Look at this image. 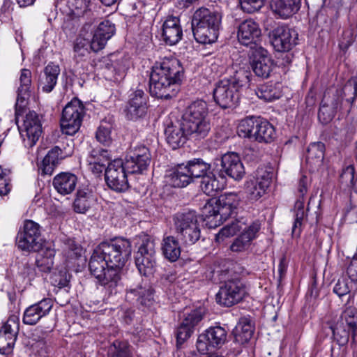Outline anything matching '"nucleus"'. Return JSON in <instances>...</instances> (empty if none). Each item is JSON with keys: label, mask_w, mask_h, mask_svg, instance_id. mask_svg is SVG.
<instances>
[{"label": "nucleus", "mask_w": 357, "mask_h": 357, "mask_svg": "<svg viewBox=\"0 0 357 357\" xmlns=\"http://www.w3.org/2000/svg\"><path fill=\"white\" fill-rule=\"evenodd\" d=\"M184 69L178 59L165 57L152 67L149 79L151 96L169 100L175 97L180 90Z\"/></svg>", "instance_id": "obj_1"}, {"label": "nucleus", "mask_w": 357, "mask_h": 357, "mask_svg": "<svg viewBox=\"0 0 357 357\" xmlns=\"http://www.w3.org/2000/svg\"><path fill=\"white\" fill-rule=\"evenodd\" d=\"M250 82V73L244 69L233 72L215 84L213 94L215 102L222 108L236 107L240 100L241 90Z\"/></svg>", "instance_id": "obj_2"}, {"label": "nucleus", "mask_w": 357, "mask_h": 357, "mask_svg": "<svg viewBox=\"0 0 357 357\" xmlns=\"http://www.w3.org/2000/svg\"><path fill=\"white\" fill-rule=\"evenodd\" d=\"M115 25L109 20L100 22L97 28L86 23L74 43V51L79 56H84L89 50L97 52L102 50L107 42L114 35Z\"/></svg>", "instance_id": "obj_3"}, {"label": "nucleus", "mask_w": 357, "mask_h": 357, "mask_svg": "<svg viewBox=\"0 0 357 357\" xmlns=\"http://www.w3.org/2000/svg\"><path fill=\"white\" fill-rule=\"evenodd\" d=\"M181 120L185 132L192 140L206 138L211 130L207 104L203 100L195 101L189 105Z\"/></svg>", "instance_id": "obj_4"}, {"label": "nucleus", "mask_w": 357, "mask_h": 357, "mask_svg": "<svg viewBox=\"0 0 357 357\" xmlns=\"http://www.w3.org/2000/svg\"><path fill=\"white\" fill-rule=\"evenodd\" d=\"M237 133L241 137L260 143H270L275 137L273 126L260 116H248L242 119L237 127Z\"/></svg>", "instance_id": "obj_5"}, {"label": "nucleus", "mask_w": 357, "mask_h": 357, "mask_svg": "<svg viewBox=\"0 0 357 357\" xmlns=\"http://www.w3.org/2000/svg\"><path fill=\"white\" fill-rule=\"evenodd\" d=\"M177 238L184 245H192L201 238V226L196 213L187 211L176 213L173 217Z\"/></svg>", "instance_id": "obj_6"}, {"label": "nucleus", "mask_w": 357, "mask_h": 357, "mask_svg": "<svg viewBox=\"0 0 357 357\" xmlns=\"http://www.w3.org/2000/svg\"><path fill=\"white\" fill-rule=\"evenodd\" d=\"M97 248L111 267L123 268L132 253L131 242L123 238L102 242Z\"/></svg>", "instance_id": "obj_7"}, {"label": "nucleus", "mask_w": 357, "mask_h": 357, "mask_svg": "<svg viewBox=\"0 0 357 357\" xmlns=\"http://www.w3.org/2000/svg\"><path fill=\"white\" fill-rule=\"evenodd\" d=\"M135 264L142 275L148 277L155 273L157 267V253L153 239L146 237L142 240L135 254Z\"/></svg>", "instance_id": "obj_8"}, {"label": "nucleus", "mask_w": 357, "mask_h": 357, "mask_svg": "<svg viewBox=\"0 0 357 357\" xmlns=\"http://www.w3.org/2000/svg\"><path fill=\"white\" fill-rule=\"evenodd\" d=\"M240 198L235 192H226L218 198L215 202V206L208 203L205 206L208 213L206 216L209 218H220V220H226L230 217H235L237 214Z\"/></svg>", "instance_id": "obj_9"}, {"label": "nucleus", "mask_w": 357, "mask_h": 357, "mask_svg": "<svg viewBox=\"0 0 357 357\" xmlns=\"http://www.w3.org/2000/svg\"><path fill=\"white\" fill-rule=\"evenodd\" d=\"M129 172L126 164L121 159H116L111 162L107 167L105 174V179L107 186L117 192H124L130 188L128 182Z\"/></svg>", "instance_id": "obj_10"}, {"label": "nucleus", "mask_w": 357, "mask_h": 357, "mask_svg": "<svg viewBox=\"0 0 357 357\" xmlns=\"http://www.w3.org/2000/svg\"><path fill=\"white\" fill-rule=\"evenodd\" d=\"M245 295V286L240 280H227L220 286L215 301L220 305L228 307L241 302Z\"/></svg>", "instance_id": "obj_11"}, {"label": "nucleus", "mask_w": 357, "mask_h": 357, "mask_svg": "<svg viewBox=\"0 0 357 357\" xmlns=\"http://www.w3.org/2000/svg\"><path fill=\"white\" fill-rule=\"evenodd\" d=\"M16 244L18 248L22 251H39L42 248L40 225L33 220H26L23 228L17 233Z\"/></svg>", "instance_id": "obj_12"}, {"label": "nucleus", "mask_w": 357, "mask_h": 357, "mask_svg": "<svg viewBox=\"0 0 357 357\" xmlns=\"http://www.w3.org/2000/svg\"><path fill=\"white\" fill-rule=\"evenodd\" d=\"M214 165L215 171L221 180H225V176H228L236 181H239L245 174L239 155L234 152L227 153L220 159H215Z\"/></svg>", "instance_id": "obj_13"}, {"label": "nucleus", "mask_w": 357, "mask_h": 357, "mask_svg": "<svg viewBox=\"0 0 357 357\" xmlns=\"http://www.w3.org/2000/svg\"><path fill=\"white\" fill-rule=\"evenodd\" d=\"M84 107L77 99L68 102L63 108L61 119V128L63 133L73 135L79 129Z\"/></svg>", "instance_id": "obj_14"}, {"label": "nucleus", "mask_w": 357, "mask_h": 357, "mask_svg": "<svg viewBox=\"0 0 357 357\" xmlns=\"http://www.w3.org/2000/svg\"><path fill=\"white\" fill-rule=\"evenodd\" d=\"M269 36L271 44L277 52H289L298 43L297 31L285 25L273 29Z\"/></svg>", "instance_id": "obj_15"}, {"label": "nucleus", "mask_w": 357, "mask_h": 357, "mask_svg": "<svg viewBox=\"0 0 357 357\" xmlns=\"http://www.w3.org/2000/svg\"><path fill=\"white\" fill-rule=\"evenodd\" d=\"M227 332L225 328L211 326L198 336L196 346L201 354H207L210 348L219 349L226 342Z\"/></svg>", "instance_id": "obj_16"}, {"label": "nucleus", "mask_w": 357, "mask_h": 357, "mask_svg": "<svg viewBox=\"0 0 357 357\" xmlns=\"http://www.w3.org/2000/svg\"><path fill=\"white\" fill-rule=\"evenodd\" d=\"M151 153L146 146L138 144L131 146L128 151L124 163L128 172L134 174H142L151 163Z\"/></svg>", "instance_id": "obj_17"}, {"label": "nucleus", "mask_w": 357, "mask_h": 357, "mask_svg": "<svg viewBox=\"0 0 357 357\" xmlns=\"http://www.w3.org/2000/svg\"><path fill=\"white\" fill-rule=\"evenodd\" d=\"M203 319L202 310L196 309L185 312L180 324L175 330L176 347L183 344L193 334L195 327Z\"/></svg>", "instance_id": "obj_18"}, {"label": "nucleus", "mask_w": 357, "mask_h": 357, "mask_svg": "<svg viewBox=\"0 0 357 357\" xmlns=\"http://www.w3.org/2000/svg\"><path fill=\"white\" fill-rule=\"evenodd\" d=\"M261 36V29L259 24L254 20L250 19L242 22L237 31V38L238 42L251 49L255 50L258 46V42Z\"/></svg>", "instance_id": "obj_19"}, {"label": "nucleus", "mask_w": 357, "mask_h": 357, "mask_svg": "<svg viewBox=\"0 0 357 357\" xmlns=\"http://www.w3.org/2000/svg\"><path fill=\"white\" fill-rule=\"evenodd\" d=\"M149 97L143 89H137L129 96V100L126 109L128 119L137 120L143 117L147 110Z\"/></svg>", "instance_id": "obj_20"}, {"label": "nucleus", "mask_w": 357, "mask_h": 357, "mask_svg": "<svg viewBox=\"0 0 357 357\" xmlns=\"http://www.w3.org/2000/svg\"><path fill=\"white\" fill-rule=\"evenodd\" d=\"M21 136L26 141L27 145L33 146L36 144L42 134V125L38 115L35 112H29L26 114L22 126H19Z\"/></svg>", "instance_id": "obj_21"}, {"label": "nucleus", "mask_w": 357, "mask_h": 357, "mask_svg": "<svg viewBox=\"0 0 357 357\" xmlns=\"http://www.w3.org/2000/svg\"><path fill=\"white\" fill-rule=\"evenodd\" d=\"M274 63L266 50L262 47H257L252 54L251 66L257 77L267 78L269 77Z\"/></svg>", "instance_id": "obj_22"}, {"label": "nucleus", "mask_w": 357, "mask_h": 357, "mask_svg": "<svg viewBox=\"0 0 357 357\" xmlns=\"http://www.w3.org/2000/svg\"><path fill=\"white\" fill-rule=\"evenodd\" d=\"M53 307L51 298H43L28 307L24 312L22 321L26 325H35L43 317L47 316Z\"/></svg>", "instance_id": "obj_23"}, {"label": "nucleus", "mask_w": 357, "mask_h": 357, "mask_svg": "<svg viewBox=\"0 0 357 357\" xmlns=\"http://www.w3.org/2000/svg\"><path fill=\"white\" fill-rule=\"evenodd\" d=\"M161 31L162 39L167 45H176L182 39L183 30L177 17L167 16L162 22Z\"/></svg>", "instance_id": "obj_24"}, {"label": "nucleus", "mask_w": 357, "mask_h": 357, "mask_svg": "<svg viewBox=\"0 0 357 357\" xmlns=\"http://www.w3.org/2000/svg\"><path fill=\"white\" fill-rule=\"evenodd\" d=\"M165 135L167 144L172 149L179 148L186 142L188 138L190 139L181 119L170 121L165 130Z\"/></svg>", "instance_id": "obj_25"}, {"label": "nucleus", "mask_w": 357, "mask_h": 357, "mask_svg": "<svg viewBox=\"0 0 357 357\" xmlns=\"http://www.w3.org/2000/svg\"><path fill=\"white\" fill-rule=\"evenodd\" d=\"M222 13L214 8L201 7L194 13L192 24L220 29Z\"/></svg>", "instance_id": "obj_26"}, {"label": "nucleus", "mask_w": 357, "mask_h": 357, "mask_svg": "<svg viewBox=\"0 0 357 357\" xmlns=\"http://www.w3.org/2000/svg\"><path fill=\"white\" fill-rule=\"evenodd\" d=\"M20 83L15 104L16 115H19L26 107L31 96V73L29 70L24 68L21 70Z\"/></svg>", "instance_id": "obj_27"}, {"label": "nucleus", "mask_w": 357, "mask_h": 357, "mask_svg": "<svg viewBox=\"0 0 357 357\" xmlns=\"http://www.w3.org/2000/svg\"><path fill=\"white\" fill-rule=\"evenodd\" d=\"M165 178L166 182L174 188H185L194 182L185 163L169 169Z\"/></svg>", "instance_id": "obj_28"}, {"label": "nucleus", "mask_w": 357, "mask_h": 357, "mask_svg": "<svg viewBox=\"0 0 357 357\" xmlns=\"http://www.w3.org/2000/svg\"><path fill=\"white\" fill-rule=\"evenodd\" d=\"M122 268L108 266L106 270L97 278L98 283L104 287L109 295L117 293V288L121 284Z\"/></svg>", "instance_id": "obj_29"}, {"label": "nucleus", "mask_w": 357, "mask_h": 357, "mask_svg": "<svg viewBox=\"0 0 357 357\" xmlns=\"http://www.w3.org/2000/svg\"><path fill=\"white\" fill-rule=\"evenodd\" d=\"M91 0H66L65 6L62 8V12L66 15V24L70 21H74L77 19L84 17L90 13L89 5Z\"/></svg>", "instance_id": "obj_30"}, {"label": "nucleus", "mask_w": 357, "mask_h": 357, "mask_svg": "<svg viewBox=\"0 0 357 357\" xmlns=\"http://www.w3.org/2000/svg\"><path fill=\"white\" fill-rule=\"evenodd\" d=\"M78 183L77 176L70 172H61L56 175L52 185L58 193L61 195L71 194L76 188Z\"/></svg>", "instance_id": "obj_31"}, {"label": "nucleus", "mask_w": 357, "mask_h": 357, "mask_svg": "<svg viewBox=\"0 0 357 357\" xmlns=\"http://www.w3.org/2000/svg\"><path fill=\"white\" fill-rule=\"evenodd\" d=\"M270 8L275 15L287 19L299 10L301 0H271Z\"/></svg>", "instance_id": "obj_32"}, {"label": "nucleus", "mask_w": 357, "mask_h": 357, "mask_svg": "<svg viewBox=\"0 0 357 357\" xmlns=\"http://www.w3.org/2000/svg\"><path fill=\"white\" fill-rule=\"evenodd\" d=\"M94 196L87 187L79 188L73 202V210L77 213L85 214L94 203Z\"/></svg>", "instance_id": "obj_33"}, {"label": "nucleus", "mask_w": 357, "mask_h": 357, "mask_svg": "<svg viewBox=\"0 0 357 357\" xmlns=\"http://www.w3.org/2000/svg\"><path fill=\"white\" fill-rule=\"evenodd\" d=\"M60 67L53 63H49L43 70V75L39 79V87L45 93L51 92L57 83Z\"/></svg>", "instance_id": "obj_34"}, {"label": "nucleus", "mask_w": 357, "mask_h": 357, "mask_svg": "<svg viewBox=\"0 0 357 357\" xmlns=\"http://www.w3.org/2000/svg\"><path fill=\"white\" fill-rule=\"evenodd\" d=\"M215 169L214 167L211 171L201 177L200 188L208 196L215 195V192L220 190L224 185V180L222 181L219 180L220 178Z\"/></svg>", "instance_id": "obj_35"}, {"label": "nucleus", "mask_w": 357, "mask_h": 357, "mask_svg": "<svg viewBox=\"0 0 357 357\" xmlns=\"http://www.w3.org/2000/svg\"><path fill=\"white\" fill-rule=\"evenodd\" d=\"M154 290L150 284H145L144 287L139 286L136 289L127 290L126 297L131 298L132 296H137V301L144 307H149L154 303Z\"/></svg>", "instance_id": "obj_36"}, {"label": "nucleus", "mask_w": 357, "mask_h": 357, "mask_svg": "<svg viewBox=\"0 0 357 357\" xmlns=\"http://www.w3.org/2000/svg\"><path fill=\"white\" fill-rule=\"evenodd\" d=\"M178 238L173 236L163 238L161 243V251L164 257L171 262L176 261L181 255V246Z\"/></svg>", "instance_id": "obj_37"}, {"label": "nucleus", "mask_w": 357, "mask_h": 357, "mask_svg": "<svg viewBox=\"0 0 357 357\" xmlns=\"http://www.w3.org/2000/svg\"><path fill=\"white\" fill-rule=\"evenodd\" d=\"M192 29L197 43L211 44L218 39L220 29L192 24Z\"/></svg>", "instance_id": "obj_38"}, {"label": "nucleus", "mask_w": 357, "mask_h": 357, "mask_svg": "<svg viewBox=\"0 0 357 357\" xmlns=\"http://www.w3.org/2000/svg\"><path fill=\"white\" fill-rule=\"evenodd\" d=\"M325 152V145L321 142H313L310 144L307 150L306 162L314 168L322 164Z\"/></svg>", "instance_id": "obj_39"}, {"label": "nucleus", "mask_w": 357, "mask_h": 357, "mask_svg": "<svg viewBox=\"0 0 357 357\" xmlns=\"http://www.w3.org/2000/svg\"><path fill=\"white\" fill-rule=\"evenodd\" d=\"M255 93L257 97L267 102L279 99L282 96L281 86L279 83H267L259 86Z\"/></svg>", "instance_id": "obj_40"}, {"label": "nucleus", "mask_w": 357, "mask_h": 357, "mask_svg": "<svg viewBox=\"0 0 357 357\" xmlns=\"http://www.w3.org/2000/svg\"><path fill=\"white\" fill-rule=\"evenodd\" d=\"M337 321L342 323L344 326H347L351 331V342L355 343L357 331V309L354 307H347Z\"/></svg>", "instance_id": "obj_41"}, {"label": "nucleus", "mask_w": 357, "mask_h": 357, "mask_svg": "<svg viewBox=\"0 0 357 357\" xmlns=\"http://www.w3.org/2000/svg\"><path fill=\"white\" fill-rule=\"evenodd\" d=\"M254 327L245 318L241 319L234 331L235 341L241 344L247 343L252 337Z\"/></svg>", "instance_id": "obj_42"}, {"label": "nucleus", "mask_w": 357, "mask_h": 357, "mask_svg": "<svg viewBox=\"0 0 357 357\" xmlns=\"http://www.w3.org/2000/svg\"><path fill=\"white\" fill-rule=\"evenodd\" d=\"M96 247L90 258L89 262V268L91 275L96 279L106 270L108 267V262Z\"/></svg>", "instance_id": "obj_43"}, {"label": "nucleus", "mask_w": 357, "mask_h": 357, "mask_svg": "<svg viewBox=\"0 0 357 357\" xmlns=\"http://www.w3.org/2000/svg\"><path fill=\"white\" fill-rule=\"evenodd\" d=\"M185 165L189 170L190 176L195 178H201L211 171V164L204 161L202 158H193L186 162Z\"/></svg>", "instance_id": "obj_44"}, {"label": "nucleus", "mask_w": 357, "mask_h": 357, "mask_svg": "<svg viewBox=\"0 0 357 357\" xmlns=\"http://www.w3.org/2000/svg\"><path fill=\"white\" fill-rule=\"evenodd\" d=\"M267 188L257 183L253 178L247 181L245 183V190L248 198L252 201H257L264 196Z\"/></svg>", "instance_id": "obj_45"}, {"label": "nucleus", "mask_w": 357, "mask_h": 357, "mask_svg": "<svg viewBox=\"0 0 357 357\" xmlns=\"http://www.w3.org/2000/svg\"><path fill=\"white\" fill-rule=\"evenodd\" d=\"M109 357H133L130 346L126 341L115 340L108 351Z\"/></svg>", "instance_id": "obj_46"}, {"label": "nucleus", "mask_w": 357, "mask_h": 357, "mask_svg": "<svg viewBox=\"0 0 357 357\" xmlns=\"http://www.w3.org/2000/svg\"><path fill=\"white\" fill-rule=\"evenodd\" d=\"M333 335L335 341L340 346L346 345L350 336L351 337V331L344 326L342 323L337 321V323L331 326Z\"/></svg>", "instance_id": "obj_47"}, {"label": "nucleus", "mask_w": 357, "mask_h": 357, "mask_svg": "<svg viewBox=\"0 0 357 357\" xmlns=\"http://www.w3.org/2000/svg\"><path fill=\"white\" fill-rule=\"evenodd\" d=\"M243 223L237 220L231 221V223L224 226L216 234L215 239L218 242L223 241L225 238L234 236L242 229Z\"/></svg>", "instance_id": "obj_48"}, {"label": "nucleus", "mask_w": 357, "mask_h": 357, "mask_svg": "<svg viewBox=\"0 0 357 357\" xmlns=\"http://www.w3.org/2000/svg\"><path fill=\"white\" fill-rule=\"evenodd\" d=\"M111 156L107 149L100 147L93 149L87 158L88 162H96L98 164H104L105 166L111 163Z\"/></svg>", "instance_id": "obj_49"}, {"label": "nucleus", "mask_w": 357, "mask_h": 357, "mask_svg": "<svg viewBox=\"0 0 357 357\" xmlns=\"http://www.w3.org/2000/svg\"><path fill=\"white\" fill-rule=\"evenodd\" d=\"M273 176V169L272 167H260L256 170L253 179L268 189L272 182Z\"/></svg>", "instance_id": "obj_50"}, {"label": "nucleus", "mask_w": 357, "mask_h": 357, "mask_svg": "<svg viewBox=\"0 0 357 357\" xmlns=\"http://www.w3.org/2000/svg\"><path fill=\"white\" fill-rule=\"evenodd\" d=\"M337 108V102H333L331 106H329L323 102L318 112V119L322 124H327L332 121L336 113Z\"/></svg>", "instance_id": "obj_51"}, {"label": "nucleus", "mask_w": 357, "mask_h": 357, "mask_svg": "<svg viewBox=\"0 0 357 357\" xmlns=\"http://www.w3.org/2000/svg\"><path fill=\"white\" fill-rule=\"evenodd\" d=\"M20 330V323L19 319L15 315L10 316L7 321L2 326L0 332L8 335L10 337H15L17 339V336Z\"/></svg>", "instance_id": "obj_52"}, {"label": "nucleus", "mask_w": 357, "mask_h": 357, "mask_svg": "<svg viewBox=\"0 0 357 357\" xmlns=\"http://www.w3.org/2000/svg\"><path fill=\"white\" fill-rule=\"evenodd\" d=\"M11 172L8 169H3L0 166V195L4 196L9 193L12 185L10 183Z\"/></svg>", "instance_id": "obj_53"}, {"label": "nucleus", "mask_w": 357, "mask_h": 357, "mask_svg": "<svg viewBox=\"0 0 357 357\" xmlns=\"http://www.w3.org/2000/svg\"><path fill=\"white\" fill-rule=\"evenodd\" d=\"M96 137L100 144L109 146L112 142L111 126L100 125L96 131Z\"/></svg>", "instance_id": "obj_54"}, {"label": "nucleus", "mask_w": 357, "mask_h": 357, "mask_svg": "<svg viewBox=\"0 0 357 357\" xmlns=\"http://www.w3.org/2000/svg\"><path fill=\"white\" fill-rule=\"evenodd\" d=\"M351 284L352 282L349 279L346 278H341L338 279L337 282L335 284L333 292L339 297L347 295L350 293L351 290Z\"/></svg>", "instance_id": "obj_55"}, {"label": "nucleus", "mask_w": 357, "mask_h": 357, "mask_svg": "<svg viewBox=\"0 0 357 357\" xmlns=\"http://www.w3.org/2000/svg\"><path fill=\"white\" fill-rule=\"evenodd\" d=\"M242 10L248 13H253L260 10L266 0H239Z\"/></svg>", "instance_id": "obj_56"}, {"label": "nucleus", "mask_w": 357, "mask_h": 357, "mask_svg": "<svg viewBox=\"0 0 357 357\" xmlns=\"http://www.w3.org/2000/svg\"><path fill=\"white\" fill-rule=\"evenodd\" d=\"M251 242L252 241L250 238H248L247 236L241 234L234 241L230 246V249L233 252H243L249 248Z\"/></svg>", "instance_id": "obj_57"}, {"label": "nucleus", "mask_w": 357, "mask_h": 357, "mask_svg": "<svg viewBox=\"0 0 357 357\" xmlns=\"http://www.w3.org/2000/svg\"><path fill=\"white\" fill-rule=\"evenodd\" d=\"M54 328V324L53 320H51L50 323L47 326L40 325L37 326L33 335L36 340L43 341L48 335L53 331Z\"/></svg>", "instance_id": "obj_58"}, {"label": "nucleus", "mask_w": 357, "mask_h": 357, "mask_svg": "<svg viewBox=\"0 0 357 357\" xmlns=\"http://www.w3.org/2000/svg\"><path fill=\"white\" fill-rule=\"evenodd\" d=\"M68 155V153H66L59 146H56L48 151L44 158H45V162L50 161L51 162H54L57 165L59 160L65 158Z\"/></svg>", "instance_id": "obj_59"}, {"label": "nucleus", "mask_w": 357, "mask_h": 357, "mask_svg": "<svg viewBox=\"0 0 357 357\" xmlns=\"http://www.w3.org/2000/svg\"><path fill=\"white\" fill-rule=\"evenodd\" d=\"M36 264L39 269L40 271L44 273H49L51 271L53 267V259L52 255L50 256H43L39 255L36 260Z\"/></svg>", "instance_id": "obj_60"}, {"label": "nucleus", "mask_w": 357, "mask_h": 357, "mask_svg": "<svg viewBox=\"0 0 357 357\" xmlns=\"http://www.w3.org/2000/svg\"><path fill=\"white\" fill-rule=\"evenodd\" d=\"M15 341V337H10L0 332V353L6 354L10 351L13 349Z\"/></svg>", "instance_id": "obj_61"}, {"label": "nucleus", "mask_w": 357, "mask_h": 357, "mask_svg": "<svg viewBox=\"0 0 357 357\" xmlns=\"http://www.w3.org/2000/svg\"><path fill=\"white\" fill-rule=\"evenodd\" d=\"M261 229V223L259 220H255L252 222L242 233L247 236L248 238H250V241H252L255 238H257V234Z\"/></svg>", "instance_id": "obj_62"}, {"label": "nucleus", "mask_w": 357, "mask_h": 357, "mask_svg": "<svg viewBox=\"0 0 357 357\" xmlns=\"http://www.w3.org/2000/svg\"><path fill=\"white\" fill-rule=\"evenodd\" d=\"M354 42L352 31L349 29L343 31L342 38L340 40L339 47L342 50H346Z\"/></svg>", "instance_id": "obj_63"}, {"label": "nucleus", "mask_w": 357, "mask_h": 357, "mask_svg": "<svg viewBox=\"0 0 357 357\" xmlns=\"http://www.w3.org/2000/svg\"><path fill=\"white\" fill-rule=\"evenodd\" d=\"M12 10L13 2L10 0H5L0 9L1 20H8L10 18Z\"/></svg>", "instance_id": "obj_64"}]
</instances>
